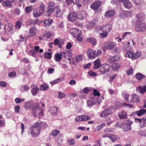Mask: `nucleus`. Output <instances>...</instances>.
I'll use <instances>...</instances> for the list:
<instances>
[{
    "label": "nucleus",
    "mask_w": 146,
    "mask_h": 146,
    "mask_svg": "<svg viewBox=\"0 0 146 146\" xmlns=\"http://www.w3.org/2000/svg\"><path fill=\"white\" fill-rule=\"evenodd\" d=\"M102 54V50L99 49L94 50L92 49H90L87 50L86 52V54L88 58L91 59H93L97 57L100 56Z\"/></svg>",
    "instance_id": "3"
},
{
    "label": "nucleus",
    "mask_w": 146,
    "mask_h": 146,
    "mask_svg": "<svg viewBox=\"0 0 146 146\" xmlns=\"http://www.w3.org/2000/svg\"><path fill=\"white\" fill-rule=\"evenodd\" d=\"M24 101L25 99H20L19 98H16L15 100V102L17 104L20 103L22 102H24Z\"/></svg>",
    "instance_id": "51"
},
{
    "label": "nucleus",
    "mask_w": 146,
    "mask_h": 146,
    "mask_svg": "<svg viewBox=\"0 0 146 146\" xmlns=\"http://www.w3.org/2000/svg\"><path fill=\"white\" fill-rule=\"evenodd\" d=\"M12 2L9 0H7L4 1L2 3V5L4 7H7L11 8L12 7Z\"/></svg>",
    "instance_id": "28"
},
{
    "label": "nucleus",
    "mask_w": 146,
    "mask_h": 146,
    "mask_svg": "<svg viewBox=\"0 0 146 146\" xmlns=\"http://www.w3.org/2000/svg\"><path fill=\"white\" fill-rule=\"evenodd\" d=\"M44 57L47 59H50L51 58V53L49 52L45 53L44 54Z\"/></svg>",
    "instance_id": "43"
},
{
    "label": "nucleus",
    "mask_w": 146,
    "mask_h": 146,
    "mask_svg": "<svg viewBox=\"0 0 146 146\" xmlns=\"http://www.w3.org/2000/svg\"><path fill=\"white\" fill-rule=\"evenodd\" d=\"M87 40L92 44L93 46L96 45L97 44L96 40L94 38L89 37L87 38Z\"/></svg>",
    "instance_id": "39"
},
{
    "label": "nucleus",
    "mask_w": 146,
    "mask_h": 146,
    "mask_svg": "<svg viewBox=\"0 0 146 146\" xmlns=\"http://www.w3.org/2000/svg\"><path fill=\"white\" fill-rule=\"evenodd\" d=\"M130 101L133 103H139L140 102L139 97L138 95L135 94H133L131 96Z\"/></svg>",
    "instance_id": "15"
},
{
    "label": "nucleus",
    "mask_w": 146,
    "mask_h": 146,
    "mask_svg": "<svg viewBox=\"0 0 146 146\" xmlns=\"http://www.w3.org/2000/svg\"><path fill=\"white\" fill-rule=\"evenodd\" d=\"M60 80V78H58L52 82H50V83L52 85H54L58 83Z\"/></svg>",
    "instance_id": "56"
},
{
    "label": "nucleus",
    "mask_w": 146,
    "mask_h": 146,
    "mask_svg": "<svg viewBox=\"0 0 146 146\" xmlns=\"http://www.w3.org/2000/svg\"><path fill=\"white\" fill-rule=\"evenodd\" d=\"M124 123L125 124L128 125H130V126L132 123V122L129 119H127L125 120L124 121Z\"/></svg>",
    "instance_id": "62"
},
{
    "label": "nucleus",
    "mask_w": 146,
    "mask_h": 146,
    "mask_svg": "<svg viewBox=\"0 0 146 146\" xmlns=\"http://www.w3.org/2000/svg\"><path fill=\"white\" fill-rule=\"evenodd\" d=\"M123 4L124 7L127 9H129L132 7V4L128 0H125Z\"/></svg>",
    "instance_id": "30"
},
{
    "label": "nucleus",
    "mask_w": 146,
    "mask_h": 146,
    "mask_svg": "<svg viewBox=\"0 0 146 146\" xmlns=\"http://www.w3.org/2000/svg\"><path fill=\"white\" fill-rule=\"evenodd\" d=\"M16 74L15 71H13L10 72L8 74V76L9 77H12L16 75Z\"/></svg>",
    "instance_id": "59"
},
{
    "label": "nucleus",
    "mask_w": 146,
    "mask_h": 146,
    "mask_svg": "<svg viewBox=\"0 0 146 146\" xmlns=\"http://www.w3.org/2000/svg\"><path fill=\"white\" fill-rule=\"evenodd\" d=\"M95 104V102L92 101L88 100L87 101V106L89 107H91Z\"/></svg>",
    "instance_id": "48"
},
{
    "label": "nucleus",
    "mask_w": 146,
    "mask_h": 146,
    "mask_svg": "<svg viewBox=\"0 0 146 146\" xmlns=\"http://www.w3.org/2000/svg\"><path fill=\"white\" fill-rule=\"evenodd\" d=\"M135 77L137 79L140 80L145 77V76L140 73H138L135 75Z\"/></svg>",
    "instance_id": "36"
},
{
    "label": "nucleus",
    "mask_w": 146,
    "mask_h": 146,
    "mask_svg": "<svg viewBox=\"0 0 146 146\" xmlns=\"http://www.w3.org/2000/svg\"><path fill=\"white\" fill-rule=\"evenodd\" d=\"M55 15L57 17H59L61 16L62 12L59 6L56 7L54 10Z\"/></svg>",
    "instance_id": "20"
},
{
    "label": "nucleus",
    "mask_w": 146,
    "mask_h": 146,
    "mask_svg": "<svg viewBox=\"0 0 146 146\" xmlns=\"http://www.w3.org/2000/svg\"><path fill=\"white\" fill-rule=\"evenodd\" d=\"M117 76V74H115L112 75L110 77V80L109 82L110 83L112 82L113 80L115 79V77Z\"/></svg>",
    "instance_id": "53"
},
{
    "label": "nucleus",
    "mask_w": 146,
    "mask_h": 146,
    "mask_svg": "<svg viewBox=\"0 0 146 146\" xmlns=\"http://www.w3.org/2000/svg\"><path fill=\"white\" fill-rule=\"evenodd\" d=\"M60 133V131L59 130H53L52 132V134L54 137L56 136Z\"/></svg>",
    "instance_id": "45"
},
{
    "label": "nucleus",
    "mask_w": 146,
    "mask_h": 146,
    "mask_svg": "<svg viewBox=\"0 0 146 146\" xmlns=\"http://www.w3.org/2000/svg\"><path fill=\"white\" fill-rule=\"evenodd\" d=\"M145 113H146V109H142L133 112L132 114L133 115H137L138 116H140Z\"/></svg>",
    "instance_id": "21"
},
{
    "label": "nucleus",
    "mask_w": 146,
    "mask_h": 146,
    "mask_svg": "<svg viewBox=\"0 0 146 146\" xmlns=\"http://www.w3.org/2000/svg\"><path fill=\"white\" fill-rule=\"evenodd\" d=\"M34 103H31V102H27L25 103L24 107L28 110L30 109V108L32 109V107L33 104Z\"/></svg>",
    "instance_id": "33"
},
{
    "label": "nucleus",
    "mask_w": 146,
    "mask_h": 146,
    "mask_svg": "<svg viewBox=\"0 0 146 146\" xmlns=\"http://www.w3.org/2000/svg\"><path fill=\"white\" fill-rule=\"evenodd\" d=\"M119 59L120 58L118 56L115 55L110 57L108 59V61L109 63H112L113 62L118 61Z\"/></svg>",
    "instance_id": "19"
},
{
    "label": "nucleus",
    "mask_w": 146,
    "mask_h": 146,
    "mask_svg": "<svg viewBox=\"0 0 146 146\" xmlns=\"http://www.w3.org/2000/svg\"><path fill=\"white\" fill-rule=\"evenodd\" d=\"M77 18H78L77 14L75 13H70L68 16L69 20L72 22L74 21Z\"/></svg>",
    "instance_id": "14"
},
{
    "label": "nucleus",
    "mask_w": 146,
    "mask_h": 146,
    "mask_svg": "<svg viewBox=\"0 0 146 146\" xmlns=\"http://www.w3.org/2000/svg\"><path fill=\"white\" fill-rule=\"evenodd\" d=\"M45 7L43 3L39 5V7L34 9L33 12V15L35 17H38L41 16L44 12Z\"/></svg>",
    "instance_id": "5"
},
{
    "label": "nucleus",
    "mask_w": 146,
    "mask_h": 146,
    "mask_svg": "<svg viewBox=\"0 0 146 146\" xmlns=\"http://www.w3.org/2000/svg\"><path fill=\"white\" fill-rule=\"evenodd\" d=\"M109 138L112 140V142L115 141L117 139V137L116 135H111L110 134Z\"/></svg>",
    "instance_id": "50"
},
{
    "label": "nucleus",
    "mask_w": 146,
    "mask_h": 146,
    "mask_svg": "<svg viewBox=\"0 0 146 146\" xmlns=\"http://www.w3.org/2000/svg\"><path fill=\"white\" fill-rule=\"evenodd\" d=\"M137 31L144 32L146 30V24L142 22L139 23L137 27H136Z\"/></svg>",
    "instance_id": "13"
},
{
    "label": "nucleus",
    "mask_w": 146,
    "mask_h": 146,
    "mask_svg": "<svg viewBox=\"0 0 146 146\" xmlns=\"http://www.w3.org/2000/svg\"><path fill=\"white\" fill-rule=\"evenodd\" d=\"M145 119V117H143L141 119L135 118L134 121L135 123H139L140 127L142 128L145 126L146 120Z\"/></svg>",
    "instance_id": "10"
},
{
    "label": "nucleus",
    "mask_w": 146,
    "mask_h": 146,
    "mask_svg": "<svg viewBox=\"0 0 146 146\" xmlns=\"http://www.w3.org/2000/svg\"><path fill=\"white\" fill-rule=\"evenodd\" d=\"M32 110L31 113L34 117H37L38 115L39 117L43 116L44 114L43 109L39 107L38 103H33L32 106Z\"/></svg>",
    "instance_id": "2"
},
{
    "label": "nucleus",
    "mask_w": 146,
    "mask_h": 146,
    "mask_svg": "<svg viewBox=\"0 0 146 146\" xmlns=\"http://www.w3.org/2000/svg\"><path fill=\"white\" fill-rule=\"evenodd\" d=\"M116 46V44L114 42H105L104 43V46L103 48L104 49L108 50H111L115 47Z\"/></svg>",
    "instance_id": "9"
},
{
    "label": "nucleus",
    "mask_w": 146,
    "mask_h": 146,
    "mask_svg": "<svg viewBox=\"0 0 146 146\" xmlns=\"http://www.w3.org/2000/svg\"><path fill=\"white\" fill-rule=\"evenodd\" d=\"M86 16V13L84 11H82L78 16V18L80 20H82Z\"/></svg>",
    "instance_id": "34"
},
{
    "label": "nucleus",
    "mask_w": 146,
    "mask_h": 146,
    "mask_svg": "<svg viewBox=\"0 0 146 146\" xmlns=\"http://www.w3.org/2000/svg\"><path fill=\"white\" fill-rule=\"evenodd\" d=\"M94 68L95 69H98L101 66L100 60L99 58H98L94 62Z\"/></svg>",
    "instance_id": "25"
},
{
    "label": "nucleus",
    "mask_w": 146,
    "mask_h": 146,
    "mask_svg": "<svg viewBox=\"0 0 146 146\" xmlns=\"http://www.w3.org/2000/svg\"><path fill=\"white\" fill-rule=\"evenodd\" d=\"M21 13L20 10L19 9L16 8L15 9L14 11V13L15 14H16L17 15H19Z\"/></svg>",
    "instance_id": "58"
},
{
    "label": "nucleus",
    "mask_w": 146,
    "mask_h": 146,
    "mask_svg": "<svg viewBox=\"0 0 146 146\" xmlns=\"http://www.w3.org/2000/svg\"><path fill=\"white\" fill-rule=\"evenodd\" d=\"M102 4V2L100 1H96L92 3L91 6L90 8L92 10L96 11L100 7Z\"/></svg>",
    "instance_id": "12"
},
{
    "label": "nucleus",
    "mask_w": 146,
    "mask_h": 146,
    "mask_svg": "<svg viewBox=\"0 0 146 146\" xmlns=\"http://www.w3.org/2000/svg\"><path fill=\"white\" fill-rule=\"evenodd\" d=\"M93 94L95 96H99L100 95V94L99 93V91L96 89H94L93 90Z\"/></svg>",
    "instance_id": "55"
},
{
    "label": "nucleus",
    "mask_w": 146,
    "mask_h": 146,
    "mask_svg": "<svg viewBox=\"0 0 146 146\" xmlns=\"http://www.w3.org/2000/svg\"><path fill=\"white\" fill-rule=\"evenodd\" d=\"M111 29V26L110 25L108 24L104 26L101 29V31L102 32H105L108 33Z\"/></svg>",
    "instance_id": "16"
},
{
    "label": "nucleus",
    "mask_w": 146,
    "mask_h": 146,
    "mask_svg": "<svg viewBox=\"0 0 146 146\" xmlns=\"http://www.w3.org/2000/svg\"><path fill=\"white\" fill-rule=\"evenodd\" d=\"M88 73L89 76H91L93 77L95 76L96 75V72L91 71H89Z\"/></svg>",
    "instance_id": "61"
},
{
    "label": "nucleus",
    "mask_w": 146,
    "mask_h": 146,
    "mask_svg": "<svg viewBox=\"0 0 146 146\" xmlns=\"http://www.w3.org/2000/svg\"><path fill=\"white\" fill-rule=\"evenodd\" d=\"M55 6L54 3L53 2H50L48 3L47 8L53 9Z\"/></svg>",
    "instance_id": "57"
},
{
    "label": "nucleus",
    "mask_w": 146,
    "mask_h": 146,
    "mask_svg": "<svg viewBox=\"0 0 146 146\" xmlns=\"http://www.w3.org/2000/svg\"><path fill=\"white\" fill-rule=\"evenodd\" d=\"M36 53L35 51L33 49H31L29 52V55L34 57H36Z\"/></svg>",
    "instance_id": "47"
},
{
    "label": "nucleus",
    "mask_w": 146,
    "mask_h": 146,
    "mask_svg": "<svg viewBox=\"0 0 146 146\" xmlns=\"http://www.w3.org/2000/svg\"><path fill=\"white\" fill-rule=\"evenodd\" d=\"M58 110V108L55 107H52L50 110V111L52 114L56 113Z\"/></svg>",
    "instance_id": "52"
},
{
    "label": "nucleus",
    "mask_w": 146,
    "mask_h": 146,
    "mask_svg": "<svg viewBox=\"0 0 146 146\" xmlns=\"http://www.w3.org/2000/svg\"><path fill=\"white\" fill-rule=\"evenodd\" d=\"M120 66L118 63H113L111 66V68L113 70H117L120 68Z\"/></svg>",
    "instance_id": "32"
},
{
    "label": "nucleus",
    "mask_w": 146,
    "mask_h": 146,
    "mask_svg": "<svg viewBox=\"0 0 146 146\" xmlns=\"http://www.w3.org/2000/svg\"><path fill=\"white\" fill-rule=\"evenodd\" d=\"M133 69L131 67L130 69L127 71V73L128 75H131L132 74V73H133Z\"/></svg>",
    "instance_id": "63"
},
{
    "label": "nucleus",
    "mask_w": 146,
    "mask_h": 146,
    "mask_svg": "<svg viewBox=\"0 0 146 146\" xmlns=\"http://www.w3.org/2000/svg\"><path fill=\"white\" fill-rule=\"evenodd\" d=\"M70 32L74 38H77L76 40L79 42L82 41V38L81 36V31L78 29L73 28L70 29Z\"/></svg>",
    "instance_id": "4"
},
{
    "label": "nucleus",
    "mask_w": 146,
    "mask_h": 146,
    "mask_svg": "<svg viewBox=\"0 0 146 146\" xmlns=\"http://www.w3.org/2000/svg\"><path fill=\"white\" fill-rule=\"evenodd\" d=\"M127 113L124 111H123L119 113L118 115V116L120 119H124L127 118Z\"/></svg>",
    "instance_id": "27"
},
{
    "label": "nucleus",
    "mask_w": 146,
    "mask_h": 146,
    "mask_svg": "<svg viewBox=\"0 0 146 146\" xmlns=\"http://www.w3.org/2000/svg\"><path fill=\"white\" fill-rule=\"evenodd\" d=\"M136 17L138 21L143 20L145 19V15L143 13L140 12L137 14Z\"/></svg>",
    "instance_id": "29"
},
{
    "label": "nucleus",
    "mask_w": 146,
    "mask_h": 146,
    "mask_svg": "<svg viewBox=\"0 0 146 146\" xmlns=\"http://www.w3.org/2000/svg\"><path fill=\"white\" fill-rule=\"evenodd\" d=\"M21 89L22 92L27 91L30 89V87L26 85H23L21 87Z\"/></svg>",
    "instance_id": "42"
},
{
    "label": "nucleus",
    "mask_w": 146,
    "mask_h": 146,
    "mask_svg": "<svg viewBox=\"0 0 146 146\" xmlns=\"http://www.w3.org/2000/svg\"><path fill=\"white\" fill-rule=\"evenodd\" d=\"M131 130V127L130 125H124L122 128V131L124 132L129 131Z\"/></svg>",
    "instance_id": "38"
},
{
    "label": "nucleus",
    "mask_w": 146,
    "mask_h": 146,
    "mask_svg": "<svg viewBox=\"0 0 146 146\" xmlns=\"http://www.w3.org/2000/svg\"><path fill=\"white\" fill-rule=\"evenodd\" d=\"M64 52H62L60 53H56L54 56L55 60L58 62H59L62 58V54H65Z\"/></svg>",
    "instance_id": "22"
},
{
    "label": "nucleus",
    "mask_w": 146,
    "mask_h": 146,
    "mask_svg": "<svg viewBox=\"0 0 146 146\" xmlns=\"http://www.w3.org/2000/svg\"><path fill=\"white\" fill-rule=\"evenodd\" d=\"M22 23L19 21H17L15 23V27L17 29H20L22 25Z\"/></svg>",
    "instance_id": "44"
},
{
    "label": "nucleus",
    "mask_w": 146,
    "mask_h": 146,
    "mask_svg": "<svg viewBox=\"0 0 146 146\" xmlns=\"http://www.w3.org/2000/svg\"><path fill=\"white\" fill-rule=\"evenodd\" d=\"M112 108H109L108 109L104 110L100 114V117H105L109 115L111 113Z\"/></svg>",
    "instance_id": "11"
},
{
    "label": "nucleus",
    "mask_w": 146,
    "mask_h": 146,
    "mask_svg": "<svg viewBox=\"0 0 146 146\" xmlns=\"http://www.w3.org/2000/svg\"><path fill=\"white\" fill-rule=\"evenodd\" d=\"M4 33L6 35H9L13 29V25L11 23H7L4 25Z\"/></svg>",
    "instance_id": "8"
},
{
    "label": "nucleus",
    "mask_w": 146,
    "mask_h": 146,
    "mask_svg": "<svg viewBox=\"0 0 146 146\" xmlns=\"http://www.w3.org/2000/svg\"><path fill=\"white\" fill-rule=\"evenodd\" d=\"M115 125L116 127H117L120 128H121L124 126V125L122 123H119V122L117 123Z\"/></svg>",
    "instance_id": "64"
},
{
    "label": "nucleus",
    "mask_w": 146,
    "mask_h": 146,
    "mask_svg": "<svg viewBox=\"0 0 146 146\" xmlns=\"http://www.w3.org/2000/svg\"><path fill=\"white\" fill-rule=\"evenodd\" d=\"M133 14L132 11H125L122 12L119 15V16L122 18L123 17H129Z\"/></svg>",
    "instance_id": "17"
},
{
    "label": "nucleus",
    "mask_w": 146,
    "mask_h": 146,
    "mask_svg": "<svg viewBox=\"0 0 146 146\" xmlns=\"http://www.w3.org/2000/svg\"><path fill=\"white\" fill-rule=\"evenodd\" d=\"M137 89L139 90L140 93L143 94L146 92V85L141 86H139Z\"/></svg>",
    "instance_id": "31"
},
{
    "label": "nucleus",
    "mask_w": 146,
    "mask_h": 146,
    "mask_svg": "<svg viewBox=\"0 0 146 146\" xmlns=\"http://www.w3.org/2000/svg\"><path fill=\"white\" fill-rule=\"evenodd\" d=\"M32 88L31 92L33 95L35 96L37 92L39 90V88L37 86H35V84H33L31 87Z\"/></svg>",
    "instance_id": "23"
},
{
    "label": "nucleus",
    "mask_w": 146,
    "mask_h": 146,
    "mask_svg": "<svg viewBox=\"0 0 146 146\" xmlns=\"http://www.w3.org/2000/svg\"><path fill=\"white\" fill-rule=\"evenodd\" d=\"M82 58V55H78L76 56L75 58V60L77 62H79L80 60H81Z\"/></svg>",
    "instance_id": "60"
},
{
    "label": "nucleus",
    "mask_w": 146,
    "mask_h": 146,
    "mask_svg": "<svg viewBox=\"0 0 146 146\" xmlns=\"http://www.w3.org/2000/svg\"><path fill=\"white\" fill-rule=\"evenodd\" d=\"M48 127L46 122H42L39 120L32 125L30 128V133L32 137L38 136L40 133L42 129H44Z\"/></svg>",
    "instance_id": "1"
},
{
    "label": "nucleus",
    "mask_w": 146,
    "mask_h": 146,
    "mask_svg": "<svg viewBox=\"0 0 146 146\" xmlns=\"http://www.w3.org/2000/svg\"><path fill=\"white\" fill-rule=\"evenodd\" d=\"M115 14V11L113 10H108L106 11L104 16L107 18H111L113 17Z\"/></svg>",
    "instance_id": "18"
},
{
    "label": "nucleus",
    "mask_w": 146,
    "mask_h": 146,
    "mask_svg": "<svg viewBox=\"0 0 146 146\" xmlns=\"http://www.w3.org/2000/svg\"><path fill=\"white\" fill-rule=\"evenodd\" d=\"M33 9L32 6H26L25 10V12L27 14H28L33 10Z\"/></svg>",
    "instance_id": "40"
},
{
    "label": "nucleus",
    "mask_w": 146,
    "mask_h": 146,
    "mask_svg": "<svg viewBox=\"0 0 146 146\" xmlns=\"http://www.w3.org/2000/svg\"><path fill=\"white\" fill-rule=\"evenodd\" d=\"M52 22V20L48 19L44 21L43 24V25L45 27H47L50 25Z\"/></svg>",
    "instance_id": "37"
},
{
    "label": "nucleus",
    "mask_w": 146,
    "mask_h": 146,
    "mask_svg": "<svg viewBox=\"0 0 146 146\" xmlns=\"http://www.w3.org/2000/svg\"><path fill=\"white\" fill-rule=\"evenodd\" d=\"M133 54L132 51L131 50H129L127 51L125 55L126 56H128L129 58L132 59Z\"/></svg>",
    "instance_id": "41"
},
{
    "label": "nucleus",
    "mask_w": 146,
    "mask_h": 146,
    "mask_svg": "<svg viewBox=\"0 0 146 146\" xmlns=\"http://www.w3.org/2000/svg\"><path fill=\"white\" fill-rule=\"evenodd\" d=\"M66 95L65 94L62 92H58V97L59 98H62L65 97Z\"/></svg>",
    "instance_id": "54"
},
{
    "label": "nucleus",
    "mask_w": 146,
    "mask_h": 146,
    "mask_svg": "<svg viewBox=\"0 0 146 146\" xmlns=\"http://www.w3.org/2000/svg\"><path fill=\"white\" fill-rule=\"evenodd\" d=\"M90 117L84 115H81L75 117V121L76 122H79L82 121H86L90 119Z\"/></svg>",
    "instance_id": "7"
},
{
    "label": "nucleus",
    "mask_w": 146,
    "mask_h": 146,
    "mask_svg": "<svg viewBox=\"0 0 146 146\" xmlns=\"http://www.w3.org/2000/svg\"><path fill=\"white\" fill-rule=\"evenodd\" d=\"M53 11V9L47 8V10L46 11L47 16L48 17L50 16Z\"/></svg>",
    "instance_id": "49"
},
{
    "label": "nucleus",
    "mask_w": 146,
    "mask_h": 146,
    "mask_svg": "<svg viewBox=\"0 0 146 146\" xmlns=\"http://www.w3.org/2000/svg\"><path fill=\"white\" fill-rule=\"evenodd\" d=\"M49 88L48 85L46 83H43L41 85L40 87V89L42 91H45L46 90Z\"/></svg>",
    "instance_id": "35"
},
{
    "label": "nucleus",
    "mask_w": 146,
    "mask_h": 146,
    "mask_svg": "<svg viewBox=\"0 0 146 146\" xmlns=\"http://www.w3.org/2000/svg\"><path fill=\"white\" fill-rule=\"evenodd\" d=\"M79 0H66L65 3L68 6H70V4H76L79 3Z\"/></svg>",
    "instance_id": "26"
},
{
    "label": "nucleus",
    "mask_w": 146,
    "mask_h": 146,
    "mask_svg": "<svg viewBox=\"0 0 146 146\" xmlns=\"http://www.w3.org/2000/svg\"><path fill=\"white\" fill-rule=\"evenodd\" d=\"M37 31L36 26H34L30 27L29 31V34L30 36H33L36 35V33Z\"/></svg>",
    "instance_id": "24"
},
{
    "label": "nucleus",
    "mask_w": 146,
    "mask_h": 146,
    "mask_svg": "<svg viewBox=\"0 0 146 146\" xmlns=\"http://www.w3.org/2000/svg\"><path fill=\"white\" fill-rule=\"evenodd\" d=\"M67 142L70 145H74L75 143V141L74 139L71 138L67 141Z\"/></svg>",
    "instance_id": "46"
},
{
    "label": "nucleus",
    "mask_w": 146,
    "mask_h": 146,
    "mask_svg": "<svg viewBox=\"0 0 146 146\" xmlns=\"http://www.w3.org/2000/svg\"><path fill=\"white\" fill-rule=\"evenodd\" d=\"M110 69V66L109 64H104L100 67L99 72L102 74H104L109 72Z\"/></svg>",
    "instance_id": "6"
}]
</instances>
